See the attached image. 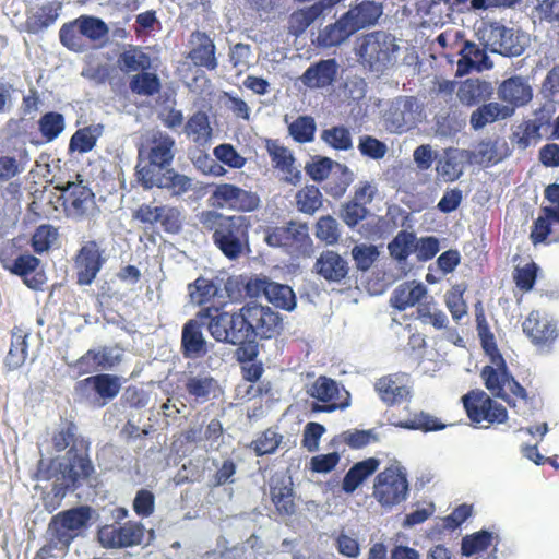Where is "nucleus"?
<instances>
[{
	"label": "nucleus",
	"instance_id": "4",
	"mask_svg": "<svg viewBox=\"0 0 559 559\" xmlns=\"http://www.w3.org/2000/svg\"><path fill=\"white\" fill-rule=\"evenodd\" d=\"M59 40L75 53L99 50L109 40V26L98 16L82 14L60 27Z\"/></svg>",
	"mask_w": 559,
	"mask_h": 559
},
{
	"label": "nucleus",
	"instance_id": "46",
	"mask_svg": "<svg viewBox=\"0 0 559 559\" xmlns=\"http://www.w3.org/2000/svg\"><path fill=\"white\" fill-rule=\"evenodd\" d=\"M292 481L271 486V500L281 515H293L296 512L295 493Z\"/></svg>",
	"mask_w": 559,
	"mask_h": 559
},
{
	"label": "nucleus",
	"instance_id": "25",
	"mask_svg": "<svg viewBox=\"0 0 559 559\" xmlns=\"http://www.w3.org/2000/svg\"><path fill=\"white\" fill-rule=\"evenodd\" d=\"M210 319L201 321L197 314L195 319H190L183 324L180 350L185 358H199L206 354V340L203 336L201 326L205 325L207 328Z\"/></svg>",
	"mask_w": 559,
	"mask_h": 559
},
{
	"label": "nucleus",
	"instance_id": "53",
	"mask_svg": "<svg viewBox=\"0 0 559 559\" xmlns=\"http://www.w3.org/2000/svg\"><path fill=\"white\" fill-rule=\"evenodd\" d=\"M282 441V435L272 428H267L250 443V449L253 450L257 456H263L274 453Z\"/></svg>",
	"mask_w": 559,
	"mask_h": 559
},
{
	"label": "nucleus",
	"instance_id": "20",
	"mask_svg": "<svg viewBox=\"0 0 559 559\" xmlns=\"http://www.w3.org/2000/svg\"><path fill=\"white\" fill-rule=\"evenodd\" d=\"M474 159L473 151L448 147L437 159V176L444 182H453L463 175L467 165L474 163Z\"/></svg>",
	"mask_w": 559,
	"mask_h": 559
},
{
	"label": "nucleus",
	"instance_id": "35",
	"mask_svg": "<svg viewBox=\"0 0 559 559\" xmlns=\"http://www.w3.org/2000/svg\"><path fill=\"white\" fill-rule=\"evenodd\" d=\"M380 466V460L368 457L355 463L345 474L342 489L346 493H353L366 479L373 475Z\"/></svg>",
	"mask_w": 559,
	"mask_h": 559
},
{
	"label": "nucleus",
	"instance_id": "64",
	"mask_svg": "<svg viewBox=\"0 0 559 559\" xmlns=\"http://www.w3.org/2000/svg\"><path fill=\"white\" fill-rule=\"evenodd\" d=\"M56 237L57 231L52 226H39L32 237V247L34 251L39 254L47 251L51 247Z\"/></svg>",
	"mask_w": 559,
	"mask_h": 559
},
{
	"label": "nucleus",
	"instance_id": "22",
	"mask_svg": "<svg viewBox=\"0 0 559 559\" xmlns=\"http://www.w3.org/2000/svg\"><path fill=\"white\" fill-rule=\"evenodd\" d=\"M183 388L189 400L195 404H204L223 394L219 382L207 372H190L186 376Z\"/></svg>",
	"mask_w": 559,
	"mask_h": 559
},
{
	"label": "nucleus",
	"instance_id": "11",
	"mask_svg": "<svg viewBox=\"0 0 559 559\" xmlns=\"http://www.w3.org/2000/svg\"><path fill=\"white\" fill-rule=\"evenodd\" d=\"M107 260L102 240L91 239L83 242L73 258L76 283L81 286L91 285Z\"/></svg>",
	"mask_w": 559,
	"mask_h": 559
},
{
	"label": "nucleus",
	"instance_id": "29",
	"mask_svg": "<svg viewBox=\"0 0 559 559\" xmlns=\"http://www.w3.org/2000/svg\"><path fill=\"white\" fill-rule=\"evenodd\" d=\"M313 269L320 277L335 283L343 281L349 271L347 261L333 250L321 252Z\"/></svg>",
	"mask_w": 559,
	"mask_h": 559
},
{
	"label": "nucleus",
	"instance_id": "8",
	"mask_svg": "<svg viewBox=\"0 0 559 559\" xmlns=\"http://www.w3.org/2000/svg\"><path fill=\"white\" fill-rule=\"evenodd\" d=\"M397 50L399 46L393 35L383 31H376L361 37L357 55L370 70L383 71L392 63Z\"/></svg>",
	"mask_w": 559,
	"mask_h": 559
},
{
	"label": "nucleus",
	"instance_id": "56",
	"mask_svg": "<svg viewBox=\"0 0 559 559\" xmlns=\"http://www.w3.org/2000/svg\"><path fill=\"white\" fill-rule=\"evenodd\" d=\"M321 139L336 151H348L353 147L352 134L349 130L343 126H335L323 130Z\"/></svg>",
	"mask_w": 559,
	"mask_h": 559
},
{
	"label": "nucleus",
	"instance_id": "15",
	"mask_svg": "<svg viewBox=\"0 0 559 559\" xmlns=\"http://www.w3.org/2000/svg\"><path fill=\"white\" fill-rule=\"evenodd\" d=\"M145 527L140 522L128 521L122 525L107 524L98 528L97 538L105 548H128L143 542Z\"/></svg>",
	"mask_w": 559,
	"mask_h": 559
},
{
	"label": "nucleus",
	"instance_id": "38",
	"mask_svg": "<svg viewBox=\"0 0 559 559\" xmlns=\"http://www.w3.org/2000/svg\"><path fill=\"white\" fill-rule=\"evenodd\" d=\"M355 34L353 27L342 14L336 22L325 26L318 36V43L322 47H335Z\"/></svg>",
	"mask_w": 559,
	"mask_h": 559
},
{
	"label": "nucleus",
	"instance_id": "19",
	"mask_svg": "<svg viewBox=\"0 0 559 559\" xmlns=\"http://www.w3.org/2000/svg\"><path fill=\"white\" fill-rule=\"evenodd\" d=\"M175 140L167 133L157 131L146 141L145 147L139 150V159H147L154 170L169 166L174 159Z\"/></svg>",
	"mask_w": 559,
	"mask_h": 559
},
{
	"label": "nucleus",
	"instance_id": "26",
	"mask_svg": "<svg viewBox=\"0 0 559 559\" xmlns=\"http://www.w3.org/2000/svg\"><path fill=\"white\" fill-rule=\"evenodd\" d=\"M383 14V5L373 0H356L344 13L354 32L376 25Z\"/></svg>",
	"mask_w": 559,
	"mask_h": 559
},
{
	"label": "nucleus",
	"instance_id": "55",
	"mask_svg": "<svg viewBox=\"0 0 559 559\" xmlns=\"http://www.w3.org/2000/svg\"><path fill=\"white\" fill-rule=\"evenodd\" d=\"M266 299L277 308L292 311L296 307V296L288 286L272 282Z\"/></svg>",
	"mask_w": 559,
	"mask_h": 559
},
{
	"label": "nucleus",
	"instance_id": "54",
	"mask_svg": "<svg viewBox=\"0 0 559 559\" xmlns=\"http://www.w3.org/2000/svg\"><path fill=\"white\" fill-rule=\"evenodd\" d=\"M394 426L408 430H423L425 432L439 431L445 428V425L437 417L425 412L415 414L413 419L397 421Z\"/></svg>",
	"mask_w": 559,
	"mask_h": 559
},
{
	"label": "nucleus",
	"instance_id": "14",
	"mask_svg": "<svg viewBox=\"0 0 559 559\" xmlns=\"http://www.w3.org/2000/svg\"><path fill=\"white\" fill-rule=\"evenodd\" d=\"M135 176L145 190L157 187L166 189L174 197L182 195L192 190V179L177 173L175 169H167L158 176L151 166H141V163H139L135 167Z\"/></svg>",
	"mask_w": 559,
	"mask_h": 559
},
{
	"label": "nucleus",
	"instance_id": "6",
	"mask_svg": "<svg viewBox=\"0 0 559 559\" xmlns=\"http://www.w3.org/2000/svg\"><path fill=\"white\" fill-rule=\"evenodd\" d=\"M264 240L270 247L281 248L294 258L309 257L313 249L308 225L296 221L267 227Z\"/></svg>",
	"mask_w": 559,
	"mask_h": 559
},
{
	"label": "nucleus",
	"instance_id": "32",
	"mask_svg": "<svg viewBox=\"0 0 559 559\" xmlns=\"http://www.w3.org/2000/svg\"><path fill=\"white\" fill-rule=\"evenodd\" d=\"M532 87L521 76L504 80L499 88V98L514 107L526 105L532 99Z\"/></svg>",
	"mask_w": 559,
	"mask_h": 559
},
{
	"label": "nucleus",
	"instance_id": "33",
	"mask_svg": "<svg viewBox=\"0 0 559 559\" xmlns=\"http://www.w3.org/2000/svg\"><path fill=\"white\" fill-rule=\"evenodd\" d=\"M427 295V288L421 283L405 282L400 284L392 293L391 305L399 311H404L409 307L419 304Z\"/></svg>",
	"mask_w": 559,
	"mask_h": 559
},
{
	"label": "nucleus",
	"instance_id": "31",
	"mask_svg": "<svg viewBox=\"0 0 559 559\" xmlns=\"http://www.w3.org/2000/svg\"><path fill=\"white\" fill-rule=\"evenodd\" d=\"M456 95L463 105L472 107L489 100L493 95V86L484 80L467 79L459 85Z\"/></svg>",
	"mask_w": 559,
	"mask_h": 559
},
{
	"label": "nucleus",
	"instance_id": "30",
	"mask_svg": "<svg viewBox=\"0 0 559 559\" xmlns=\"http://www.w3.org/2000/svg\"><path fill=\"white\" fill-rule=\"evenodd\" d=\"M338 64L335 59H324L312 63L300 76L302 84L309 88H324L336 79Z\"/></svg>",
	"mask_w": 559,
	"mask_h": 559
},
{
	"label": "nucleus",
	"instance_id": "23",
	"mask_svg": "<svg viewBox=\"0 0 559 559\" xmlns=\"http://www.w3.org/2000/svg\"><path fill=\"white\" fill-rule=\"evenodd\" d=\"M340 390L336 381L325 376H320L312 384L309 394L311 397L321 402L313 403L311 411L314 413H331L337 408H345L347 403H337Z\"/></svg>",
	"mask_w": 559,
	"mask_h": 559
},
{
	"label": "nucleus",
	"instance_id": "37",
	"mask_svg": "<svg viewBox=\"0 0 559 559\" xmlns=\"http://www.w3.org/2000/svg\"><path fill=\"white\" fill-rule=\"evenodd\" d=\"M190 302L202 307L215 299L219 295V285L214 280L204 276L197 277L187 286Z\"/></svg>",
	"mask_w": 559,
	"mask_h": 559
},
{
	"label": "nucleus",
	"instance_id": "52",
	"mask_svg": "<svg viewBox=\"0 0 559 559\" xmlns=\"http://www.w3.org/2000/svg\"><path fill=\"white\" fill-rule=\"evenodd\" d=\"M317 126L311 116H299L288 126L289 135L297 143H309L314 139Z\"/></svg>",
	"mask_w": 559,
	"mask_h": 559
},
{
	"label": "nucleus",
	"instance_id": "43",
	"mask_svg": "<svg viewBox=\"0 0 559 559\" xmlns=\"http://www.w3.org/2000/svg\"><path fill=\"white\" fill-rule=\"evenodd\" d=\"M51 441L56 452H62L67 448L72 450L79 441H82V445L90 448V442L79 435V428L72 420H66L62 427L52 435Z\"/></svg>",
	"mask_w": 559,
	"mask_h": 559
},
{
	"label": "nucleus",
	"instance_id": "57",
	"mask_svg": "<svg viewBox=\"0 0 559 559\" xmlns=\"http://www.w3.org/2000/svg\"><path fill=\"white\" fill-rule=\"evenodd\" d=\"M316 237L326 245L337 243L341 237L337 221L331 215L320 217L316 224Z\"/></svg>",
	"mask_w": 559,
	"mask_h": 559
},
{
	"label": "nucleus",
	"instance_id": "63",
	"mask_svg": "<svg viewBox=\"0 0 559 559\" xmlns=\"http://www.w3.org/2000/svg\"><path fill=\"white\" fill-rule=\"evenodd\" d=\"M440 250L439 239L435 236H425L415 240L414 253L419 262L430 261Z\"/></svg>",
	"mask_w": 559,
	"mask_h": 559
},
{
	"label": "nucleus",
	"instance_id": "21",
	"mask_svg": "<svg viewBox=\"0 0 559 559\" xmlns=\"http://www.w3.org/2000/svg\"><path fill=\"white\" fill-rule=\"evenodd\" d=\"M120 389L119 378L110 373L91 376L75 384V391L79 394L87 399L95 394L97 399L102 400V406L114 400L120 392Z\"/></svg>",
	"mask_w": 559,
	"mask_h": 559
},
{
	"label": "nucleus",
	"instance_id": "28",
	"mask_svg": "<svg viewBox=\"0 0 559 559\" xmlns=\"http://www.w3.org/2000/svg\"><path fill=\"white\" fill-rule=\"evenodd\" d=\"M191 43L193 47L188 53V58L198 68H205L210 71L217 68L216 47L211 37L200 31L191 34Z\"/></svg>",
	"mask_w": 559,
	"mask_h": 559
},
{
	"label": "nucleus",
	"instance_id": "3",
	"mask_svg": "<svg viewBox=\"0 0 559 559\" xmlns=\"http://www.w3.org/2000/svg\"><path fill=\"white\" fill-rule=\"evenodd\" d=\"M92 519L90 506H79L52 515L46 530V544L33 559L56 558L55 550L67 554L75 538L83 535Z\"/></svg>",
	"mask_w": 559,
	"mask_h": 559
},
{
	"label": "nucleus",
	"instance_id": "13",
	"mask_svg": "<svg viewBox=\"0 0 559 559\" xmlns=\"http://www.w3.org/2000/svg\"><path fill=\"white\" fill-rule=\"evenodd\" d=\"M209 201L216 209H229L243 213L252 212L260 205V198L255 192L226 182L215 186Z\"/></svg>",
	"mask_w": 559,
	"mask_h": 559
},
{
	"label": "nucleus",
	"instance_id": "36",
	"mask_svg": "<svg viewBox=\"0 0 559 559\" xmlns=\"http://www.w3.org/2000/svg\"><path fill=\"white\" fill-rule=\"evenodd\" d=\"M28 333L21 326H14L11 331V344L5 357V365L10 370L20 368L27 358Z\"/></svg>",
	"mask_w": 559,
	"mask_h": 559
},
{
	"label": "nucleus",
	"instance_id": "41",
	"mask_svg": "<svg viewBox=\"0 0 559 559\" xmlns=\"http://www.w3.org/2000/svg\"><path fill=\"white\" fill-rule=\"evenodd\" d=\"M118 66L124 72H142L151 70L152 59L141 47L130 46L119 55Z\"/></svg>",
	"mask_w": 559,
	"mask_h": 559
},
{
	"label": "nucleus",
	"instance_id": "60",
	"mask_svg": "<svg viewBox=\"0 0 559 559\" xmlns=\"http://www.w3.org/2000/svg\"><path fill=\"white\" fill-rule=\"evenodd\" d=\"M368 213L364 204L350 200L342 205L340 216L349 228H354L366 218Z\"/></svg>",
	"mask_w": 559,
	"mask_h": 559
},
{
	"label": "nucleus",
	"instance_id": "51",
	"mask_svg": "<svg viewBox=\"0 0 559 559\" xmlns=\"http://www.w3.org/2000/svg\"><path fill=\"white\" fill-rule=\"evenodd\" d=\"M295 200L299 212L313 214L322 205V193L318 187L310 185L300 189L296 193Z\"/></svg>",
	"mask_w": 559,
	"mask_h": 559
},
{
	"label": "nucleus",
	"instance_id": "39",
	"mask_svg": "<svg viewBox=\"0 0 559 559\" xmlns=\"http://www.w3.org/2000/svg\"><path fill=\"white\" fill-rule=\"evenodd\" d=\"M62 3L58 0L40 5L37 11L26 20L27 29L38 33L52 25L59 17Z\"/></svg>",
	"mask_w": 559,
	"mask_h": 559
},
{
	"label": "nucleus",
	"instance_id": "27",
	"mask_svg": "<svg viewBox=\"0 0 559 559\" xmlns=\"http://www.w3.org/2000/svg\"><path fill=\"white\" fill-rule=\"evenodd\" d=\"M265 148L271 157L274 168L284 174V181L296 185L301 178V173L295 167V157L292 152L276 140H266Z\"/></svg>",
	"mask_w": 559,
	"mask_h": 559
},
{
	"label": "nucleus",
	"instance_id": "47",
	"mask_svg": "<svg viewBox=\"0 0 559 559\" xmlns=\"http://www.w3.org/2000/svg\"><path fill=\"white\" fill-rule=\"evenodd\" d=\"M37 124L41 136V143H50L64 131L66 120L62 114L58 111H48L39 118Z\"/></svg>",
	"mask_w": 559,
	"mask_h": 559
},
{
	"label": "nucleus",
	"instance_id": "58",
	"mask_svg": "<svg viewBox=\"0 0 559 559\" xmlns=\"http://www.w3.org/2000/svg\"><path fill=\"white\" fill-rule=\"evenodd\" d=\"M538 265L532 261L524 266H516L513 272V281L516 287L523 292H530L536 283Z\"/></svg>",
	"mask_w": 559,
	"mask_h": 559
},
{
	"label": "nucleus",
	"instance_id": "34",
	"mask_svg": "<svg viewBox=\"0 0 559 559\" xmlns=\"http://www.w3.org/2000/svg\"><path fill=\"white\" fill-rule=\"evenodd\" d=\"M460 56L457 70L461 74L469 73L474 69L478 71L489 69L492 66L486 50L472 41L464 43Z\"/></svg>",
	"mask_w": 559,
	"mask_h": 559
},
{
	"label": "nucleus",
	"instance_id": "2",
	"mask_svg": "<svg viewBox=\"0 0 559 559\" xmlns=\"http://www.w3.org/2000/svg\"><path fill=\"white\" fill-rule=\"evenodd\" d=\"M203 233L212 235L214 245L229 260L241 257L249 243L250 218L243 215H225L214 210L197 215Z\"/></svg>",
	"mask_w": 559,
	"mask_h": 559
},
{
	"label": "nucleus",
	"instance_id": "40",
	"mask_svg": "<svg viewBox=\"0 0 559 559\" xmlns=\"http://www.w3.org/2000/svg\"><path fill=\"white\" fill-rule=\"evenodd\" d=\"M114 366V359L110 355L108 347H103L99 350L88 349L81 356L73 365L79 374L90 373L98 368H110Z\"/></svg>",
	"mask_w": 559,
	"mask_h": 559
},
{
	"label": "nucleus",
	"instance_id": "17",
	"mask_svg": "<svg viewBox=\"0 0 559 559\" xmlns=\"http://www.w3.org/2000/svg\"><path fill=\"white\" fill-rule=\"evenodd\" d=\"M524 334L537 347H551L559 336L557 322L539 310H532L522 323Z\"/></svg>",
	"mask_w": 559,
	"mask_h": 559
},
{
	"label": "nucleus",
	"instance_id": "7",
	"mask_svg": "<svg viewBox=\"0 0 559 559\" xmlns=\"http://www.w3.org/2000/svg\"><path fill=\"white\" fill-rule=\"evenodd\" d=\"M409 493L405 468L394 462L377 474L372 496L383 508H392L404 502Z\"/></svg>",
	"mask_w": 559,
	"mask_h": 559
},
{
	"label": "nucleus",
	"instance_id": "1",
	"mask_svg": "<svg viewBox=\"0 0 559 559\" xmlns=\"http://www.w3.org/2000/svg\"><path fill=\"white\" fill-rule=\"evenodd\" d=\"M202 321L210 319L207 331L219 343L242 344L257 340H272L283 330L282 316L269 306L248 302L238 311H224L221 307L206 306L198 311Z\"/></svg>",
	"mask_w": 559,
	"mask_h": 559
},
{
	"label": "nucleus",
	"instance_id": "49",
	"mask_svg": "<svg viewBox=\"0 0 559 559\" xmlns=\"http://www.w3.org/2000/svg\"><path fill=\"white\" fill-rule=\"evenodd\" d=\"M542 122L526 120L520 123L513 131L511 142L521 150L527 148L533 142L540 139Z\"/></svg>",
	"mask_w": 559,
	"mask_h": 559
},
{
	"label": "nucleus",
	"instance_id": "10",
	"mask_svg": "<svg viewBox=\"0 0 559 559\" xmlns=\"http://www.w3.org/2000/svg\"><path fill=\"white\" fill-rule=\"evenodd\" d=\"M467 417L475 425L503 424L508 419L507 408L483 390H471L462 397Z\"/></svg>",
	"mask_w": 559,
	"mask_h": 559
},
{
	"label": "nucleus",
	"instance_id": "61",
	"mask_svg": "<svg viewBox=\"0 0 559 559\" xmlns=\"http://www.w3.org/2000/svg\"><path fill=\"white\" fill-rule=\"evenodd\" d=\"M358 150L362 156L376 160L382 159L388 153L386 144L371 135L360 136Z\"/></svg>",
	"mask_w": 559,
	"mask_h": 559
},
{
	"label": "nucleus",
	"instance_id": "45",
	"mask_svg": "<svg viewBox=\"0 0 559 559\" xmlns=\"http://www.w3.org/2000/svg\"><path fill=\"white\" fill-rule=\"evenodd\" d=\"M185 132L193 142L203 145L212 138V128L209 116L204 111H197L187 121Z\"/></svg>",
	"mask_w": 559,
	"mask_h": 559
},
{
	"label": "nucleus",
	"instance_id": "9",
	"mask_svg": "<svg viewBox=\"0 0 559 559\" xmlns=\"http://www.w3.org/2000/svg\"><path fill=\"white\" fill-rule=\"evenodd\" d=\"M61 191L62 206L68 217L82 219L95 210L96 201L92 189L84 183L83 176L76 174L75 181L57 185Z\"/></svg>",
	"mask_w": 559,
	"mask_h": 559
},
{
	"label": "nucleus",
	"instance_id": "44",
	"mask_svg": "<svg viewBox=\"0 0 559 559\" xmlns=\"http://www.w3.org/2000/svg\"><path fill=\"white\" fill-rule=\"evenodd\" d=\"M129 88L135 95L152 97L160 92L162 83L156 73L147 70L132 75Z\"/></svg>",
	"mask_w": 559,
	"mask_h": 559
},
{
	"label": "nucleus",
	"instance_id": "12",
	"mask_svg": "<svg viewBox=\"0 0 559 559\" xmlns=\"http://www.w3.org/2000/svg\"><path fill=\"white\" fill-rule=\"evenodd\" d=\"M82 441L74 444L72 450L66 453V462L59 463L61 481L71 490H75L82 485V481L88 479L94 473V466L90 459L87 445H82Z\"/></svg>",
	"mask_w": 559,
	"mask_h": 559
},
{
	"label": "nucleus",
	"instance_id": "42",
	"mask_svg": "<svg viewBox=\"0 0 559 559\" xmlns=\"http://www.w3.org/2000/svg\"><path fill=\"white\" fill-rule=\"evenodd\" d=\"M511 115V110L498 103H487L479 106L471 115L469 123L474 130L483 129L486 124L492 123L499 118Z\"/></svg>",
	"mask_w": 559,
	"mask_h": 559
},
{
	"label": "nucleus",
	"instance_id": "16",
	"mask_svg": "<svg viewBox=\"0 0 559 559\" xmlns=\"http://www.w3.org/2000/svg\"><path fill=\"white\" fill-rule=\"evenodd\" d=\"M3 266L10 273L21 277L23 284L32 290L40 292L47 283L41 261L31 253H23L15 259H3Z\"/></svg>",
	"mask_w": 559,
	"mask_h": 559
},
{
	"label": "nucleus",
	"instance_id": "62",
	"mask_svg": "<svg viewBox=\"0 0 559 559\" xmlns=\"http://www.w3.org/2000/svg\"><path fill=\"white\" fill-rule=\"evenodd\" d=\"M215 157L223 164L230 168L240 169L242 168L247 159L240 155L236 148L228 143L219 144L214 148Z\"/></svg>",
	"mask_w": 559,
	"mask_h": 559
},
{
	"label": "nucleus",
	"instance_id": "50",
	"mask_svg": "<svg viewBox=\"0 0 559 559\" xmlns=\"http://www.w3.org/2000/svg\"><path fill=\"white\" fill-rule=\"evenodd\" d=\"M492 533L485 530L466 535L462 538L461 554L465 557H471L480 551H485L492 544Z\"/></svg>",
	"mask_w": 559,
	"mask_h": 559
},
{
	"label": "nucleus",
	"instance_id": "59",
	"mask_svg": "<svg viewBox=\"0 0 559 559\" xmlns=\"http://www.w3.org/2000/svg\"><path fill=\"white\" fill-rule=\"evenodd\" d=\"M352 255L359 271L369 270L379 257V250L374 245H356L352 249Z\"/></svg>",
	"mask_w": 559,
	"mask_h": 559
},
{
	"label": "nucleus",
	"instance_id": "5",
	"mask_svg": "<svg viewBox=\"0 0 559 559\" xmlns=\"http://www.w3.org/2000/svg\"><path fill=\"white\" fill-rule=\"evenodd\" d=\"M480 344L492 364L491 366H485L480 372L486 389L495 397L506 401L510 406H514V403L506 392V388H508L513 396L527 402L528 394L525 388L508 371L504 358L498 349L495 335L481 338Z\"/></svg>",
	"mask_w": 559,
	"mask_h": 559
},
{
	"label": "nucleus",
	"instance_id": "18",
	"mask_svg": "<svg viewBox=\"0 0 559 559\" xmlns=\"http://www.w3.org/2000/svg\"><path fill=\"white\" fill-rule=\"evenodd\" d=\"M483 38L493 52L503 56H520L524 51V45L520 41L519 35L498 22H491L485 26Z\"/></svg>",
	"mask_w": 559,
	"mask_h": 559
},
{
	"label": "nucleus",
	"instance_id": "24",
	"mask_svg": "<svg viewBox=\"0 0 559 559\" xmlns=\"http://www.w3.org/2000/svg\"><path fill=\"white\" fill-rule=\"evenodd\" d=\"M374 390L388 406L401 404L411 395L405 373H391L379 378L374 383Z\"/></svg>",
	"mask_w": 559,
	"mask_h": 559
},
{
	"label": "nucleus",
	"instance_id": "48",
	"mask_svg": "<svg viewBox=\"0 0 559 559\" xmlns=\"http://www.w3.org/2000/svg\"><path fill=\"white\" fill-rule=\"evenodd\" d=\"M415 240V233L400 230L388 245V250L392 259L399 263L406 262L408 257L414 253Z\"/></svg>",
	"mask_w": 559,
	"mask_h": 559
}]
</instances>
